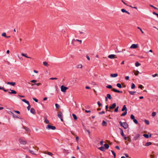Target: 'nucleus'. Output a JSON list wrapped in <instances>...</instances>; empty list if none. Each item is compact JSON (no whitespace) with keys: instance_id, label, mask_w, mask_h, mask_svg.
I'll return each instance as SVG.
<instances>
[{"instance_id":"31","label":"nucleus","mask_w":158,"mask_h":158,"mask_svg":"<svg viewBox=\"0 0 158 158\" xmlns=\"http://www.w3.org/2000/svg\"><path fill=\"white\" fill-rule=\"evenodd\" d=\"M152 144V143L150 142H147L145 144V146H148L149 145H150Z\"/></svg>"},{"instance_id":"50","label":"nucleus","mask_w":158,"mask_h":158,"mask_svg":"<svg viewBox=\"0 0 158 158\" xmlns=\"http://www.w3.org/2000/svg\"><path fill=\"white\" fill-rule=\"evenodd\" d=\"M137 28L139 29L142 33H144V32L142 31V29L139 27H137Z\"/></svg>"},{"instance_id":"8","label":"nucleus","mask_w":158,"mask_h":158,"mask_svg":"<svg viewBox=\"0 0 158 158\" xmlns=\"http://www.w3.org/2000/svg\"><path fill=\"white\" fill-rule=\"evenodd\" d=\"M7 84H8V85H11L13 86H14L15 84H16V83L15 82H7Z\"/></svg>"},{"instance_id":"17","label":"nucleus","mask_w":158,"mask_h":158,"mask_svg":"<svg viewBox=\"0 0 158 158\" xmlns=\"http://www.w3.org/2000/svg\"><path fill=\"white\" fill-rule=\"evenodd\" d=\"M30 112L32 114H35V109L32 108L30 110Z\"/></svg>"},{"instance_id":"27","label":"nucleus","mask_w":158,"mask_h":158,"mask_svg":"<svg viewBox=\"0 0 158 158\" xmlns=\"http://www.w3.org/2000/svg\"><path fill=\"white\" fill-rule=\"evenodd\" d=\"M10 112L11 113V114L13 115V117L19 118L17 116H16L12 112Z\"/></svg>"},{"instance_id":"28","label":"nucleus","mask_w":158,"mask_h":158,"mask_svg":"<svg viewBox=\"0 0 158 158\" xmlns=\"http://www.w3.org/2000/svg\"><path fill=\"white\" fill-rule=\"evenodd\" d=\"M127 114V111H125L124 113H123V114H121V116H123L126 115Z\"/></svg>"},{"instance_id":"3","label":"nucleus","mask_w":158,"mask_h":158,"mask_svg":"<svg viewBox=\"0 0 158 158\" xmlns=\"http://www.w3.org/2000/svg\"><path fill=\"white\" fill-rule=\"evenodd\" d=\"M138 44H133L130 46V48L131 49H136L138 48Z\"/></svg>"},{"instance_id":"2","label":"nucleus","mask_w":158,"mask_h":158,"mask_svg":"<svg viewBox=\"0 0 158 158\" xmlns=\"http://www.w3.org/2000/svg\"><path fill=\"white\" fill-rule=\"evenodd\" d=\"M60 89L62 92H65L66 90L68 89V88L62 85L60 87Z\"/></svg>"},{"instance_id":"12","label":"nucleus","mask_w":158,"mask_h":158,"mask_svg":"<svg viewBox=\"0 0 158 158\" xmlns=\"http://www.w3.org/2000/svg\"><path fill=\"white\" fill-rule=\"evenodd\" d=\"M127 107H126V105H124L123 106V108L122 109V111H127Z\"/></svg>"},{"instance_id":"7","label":"nucleus","mask_w":158,"mask_h":158,"mask_svg":"<svg viewBox=\"0 0 158 158\" xmlns=\"http://www.w3.org/2000/svg\"><path fill=\"white\" fill-rule=\"evenodd\" d=\"M128 127V126L127 123L126 122H123V127L125 129H126Z\"/></svg>"},{"instance_id":"29","label":"nucleus","mask_w":158,"mask_h":158,"mask_svg":"<svg viewBox=\"0 0 158 158\" xmlns=\"http://www.w3.org/2000/svg\"><path fill=\"white\" fill-rule=\"evenodd\" d=\"M141 64H139L138 61H137L135 63V65L136 67H138V66L140 65Z\"/></svg>"},{"instance_id":"34","label":"nucleus","mask_w":158,"mask_h":158,"mask_svg":"<svg viewBox=\"0 0 158 158\" xmlns=\"http://www.w3.org/2000/svg\"><path fill=\"white\" fill-rule=\"evenodd\" d=\"M2 36L5 37H7L6 35V33L5 32H3L2 34Z\"/></svg>"},{"instance_id":"23","label":"nucleus","mask_w":158,"mask_h":158,"mask_svg":"<svg viewBox=\"0 0 158 158\" xmlns=\"http://www.w3.org/2000/svg\"><path fill=\"white\" fill-rule=\"evenodd\" d=\"M43 64L44 65L48 66L49 65V64H48L47 62L45 61L43 62Z\"/></svg>"},{"instance_id":"13","label":"nucleus","mask_w":158,"mask_h":158,"mask_svg":"<svg viewBox=\"0 0 158 158\" xmlns=\"http://www.w3.org/2000/svg\"><path fill=\"white\" fill-rule=\"evenodd\" d=\"M118 75L117 73L111 74L110 75V77H116Z\"/></svg>"},{"instance_id":"33","label":"nucleus","mask_w":158,"mask_h":158,"mask_svg":"<svg viewBox=\"0 0 158 158\" xmlns=\"http://www.w3.org/2000/svg\"><path fill=\"white\" fill-rule=\"evenodd\" d=\"M111 152H112V153L113 154V155L114 156V158H116V154L115 153V152L113 151H112V150L111 151Z\"/></svg>"},{"instance_id":"61","label":"nucleus","mask_w":158,"mask_h":158,"mask_svg":"<svg viewBox=\"0 0 158 158\" xmlns=\"http://www.w3.org/2000/svg\"><path fill=\"white\" fill-rule=\"evenodd\" d=\"M14 112H15L17 114H20V112L18 111L14 110Z\"/></svg>"},{"instance_id":"1","label":"nucleus","mask_w":158,"mask_h":158,"mask_svg":"<svg viewBox=\"0 0 158 158\" xmlns=\"http://www.w3.org/2000/svg\"><path fill=\"white\" fill-rule=\"evenodd\" d=\"M57 116L60 119V120L61 121L63 122V119L62 118L63 117V114L61 111H59L58 112Z\"/></svg>"},{"instance_id":"45","label":"nucleus","mask_w":158,"mask_h":158,"mask_svg":"<svg viewBox=\"0 0 158 158\" xmlns=\"http://www.w3.org/2000/svg\"><path fill=\"white\" fill-rule=\"evenodd\" d=\"M133 122L137 124L138 123V121L137 120L135 119V118L134 119H133Z\"/></svg>"},{"instance_id":"4","label":"nucleus","mask_w":158,"mask_h":158,"mask_svg":"<svg viewBox=\"0 0 158 158\" xmlns=\"http://www.w3.org/2000/svg\"><path fill=\"white\" fill-rule=\"evenodd\" d=\"M47 129H52V130H55L56 129L55 127L54 126H51L50 125H47V127H46Z\"/></svg>"},{"instance_id":"42","label":"nucleus","mask_w":158,"mask_h":158,"mask_svg":"<svg viewBox=\"0 0 158 158\" xmlns=\"http://www.w3.org/2000/svg\"><path fill=\"white\" fill-rule=\"evenodd\" d=\"M156 114V113L155 112H153L152 113V117L155 116Z\"/></svg>"},{"instance_id":"44","label":"nucleus","mask_w":158,"mask_h":158,"mask_svg":"<svg viewBox=\"0 0 158 158\" xmlns=\"http://www.w3.org/2000/svg\"><path fill=\"white\" fill-rule=\"evenodd\" d=\"M75 41H77L80 42V44H81L82 42V41L81 40H79L77 39L76 40H73Z\"/></svg>"},{"instance_id":"16","label":"nucleus","mask_w":158,"mask_h":158,"mask_svg":"<svg viewBox=\"0 0 158 158\" xmlns=\"http://www.w3.org/2000/svg\"><path fill=\"white\" fill-rule=\"evenodd\" d=\"M44 153L47 154L49 156H52L53 155V154L52 153L49 152H46L45 151L44 152Z\"/></svg>"},{"instance_id":"39","label":"nucleus","mask_w":158,"mask_h":158,"mask_svg":"<svg viewBox=\"0 0 158 158\" xmlns=\"http://www.w3.org/2000/svg\"><path fill=\"white\" fill-rule=\"evenodd\" d=\"M120 129L121 130V134L122 136H123L124 134L123 130H122V129Z\"/></svg>"},{"instance_id":"58","label":"nucleus","mask_w":158,"mask_h":158,"mask_svg":"<svg viewBox=\"0 0 158 158\" xmlns=\"http://www.w3.org/2000/svg\"><path fill=\"white\" fill-rule=\"evenodd\" d=\"M105 113V112L104 111H102L101 112H99V114H104Z\"/></svg>"},{"instance_id":"19","label":"nucleus","mask_w":158,"mask_h":158,"mask_svg":"<svg viewBox=\"0 0 158 158\" xmlns=\"http://www.w3.org/2000/svg\"><path fill=\"white\" fill-rule=\"evenodd\" d=\"M106 97L107 98H108L110 100H111V97L110 94H107L106 95Z\"/></svg>"},{"instance_id":"52","label":"nucleus","mask_w":158,"mask_h":158,"mask_svg":"<svg viewBox=\"0 0 158 158\" xmlns=\"http://www.w3.org/2000/svg\"><path fill=\"white\" fill-rule=\"evenodd\" d=\"M55 106L57 108H59L60 107L59 105L57 104H55Z\"/></svg>"},{"instance_id":"30","label":"nucleus","mask_w":158,"mask_h":158,"mask_svg":"<svg viewBox=\"0 0 158 158\" xmlns=\"http://www.w3.org/2000/svg\"><path fill=\"white\" fill-rule=\"evenodd\" d=\"M105 108L106 111H111L109 109H108L109 107L108 105L106 106Z\"/></svg>"},{"instance_id":"25","label":"nucleus","mask_w":158,"mask_h":158,"mask_svg":"<svg viewBox=\"0 0 158 158\" xmlns=\"http://www.w3.org/2000/svg\"><path fill=\"white\" fill-rule=\"evenodd\" d=\"M77 68L81 69L82 68V65L81 64L78 65L77 66Z\"/></svg>"},{"instance_id":"49","label":"nucleus","mask_w":158,"mask_h":158,"mask_svg":"<svg viewBox=\"0 0 158 158\" xmlns=\"http://www.w3.org/2000/svg\"><path fill=\"white\" fill-rule=\"evenodd\" d=\"M44 122H45V123H47V124H48V123H49V121H48V119H45V121H44Z\"/></svg>"},{"instance_id":"53","label":"nucleus","mask_w":158,"mask_h":158,"mask_svg":"<svg viewBox=\"0 0 158 158\" xmlns=\"http://www.w3.org/2000/svg\"><path fill=\"white\" fill-rule=\"evenodd\" d=\"M28 106L27 107V109L29 110L30 108H31V106L30 105V104L29 103V104H28Z\"/></svg>"},{"instance_id":"24","label":"nucleus","mask_w":158,"mask_h":158,"mask_svg":"<svg viewBox=\"0 0 158 158\" xmlns=\"http://www.w3.org/2000/svg\"><path fill=\"white\" fill-rule=\"evenodd\" d=\"M98 149H100V150H101V151H104V150H105L104 148L103 147H102V146L98 148Z\"/></svg>"},{"instance_id":"5","label":"nucleus","mask_w":158,"mask_h":158,"mask_svg":"<svg viewBox=\"0 0 158 158\" xmlns=\"http://www.w3.org/2000/svg\"><path fill=\"white\" fill-rule=\"evenodd\" d=\"M19 141L20 143L23 145H25L27 143V141L25 140H23L21 139H19Z\"/></svg>"},{"instance_id":"6","label":"nucleus","mask_w":158,"mask_h":158,"mask_svg":"<svg viewBox=\"0 0 158 158\" xmlns=\"http://www.w3.org/2000/svg\"><path fill=\"white\" fill-rule=\"evenodd\" d=\"M116 104L115 103H114L112 104L111 105V106L109 107V109L110 110L111 109H113L116 107Z\"/></svg>"},{"instance_id":"11","label":"nucleus","mask_w":158,"mask_h":158,"mask_svg":"<svg viewBox=\"0 0 158 158\" xmlns=\"http://www.w3.org/2000/svg\"><path fill=\"white\" fill-rule=\"evenodd\" d=\"M133 72L134 73V74L135 76L138 75L139 73V71L138 70H134L133 71Z\"/></svg>"},{"instance_id":"26","label":"nucleus","mask_w":158,"mask_h":158,"mask_svg":"<svg viewBox=\"0 0 158 158\" xmlns=\"http://www.w3.org/2000/svg\"><path fill=\"white\" fill-rule=\"evenodd\" d=\"M104 146L106 149H108L109 148V146L106 143L104 144Z\"/></svg>"},{"instance_id":"55","label":"nucleus","mask_w":158,"mask_h":158,"mask_svg":"<svg viewBox=\"0 0 158 158\" xmlns=\"http://www.w3.org/2000/svg\"><path fill=\"white\" fill-rule=\"evenodd\" d=\"M139 88H140L141 89H142L143 88V87L142 85H139Z\"/></svg>"},{"instance_id":"47","label":"nucleus","mask_w":158,"mask_h":158,"mask_svg":"<svg viewBox=\"0 0 158 158\" xmlns=\"http://www.w3.org/2000/svg\"><path fill=\"white\" fill-rule=\"evenodd\" d=\"M130 117L131 119L133 120L135 119V117L134 115L133 114L131 115Z\"/></svg>"},{"instance_id":"14","label":"nucleus","mask_w":158,"mask_h":158,"mask_svg":"<svg viewBox=\"0 0 158 158\" xmlns=\"http://www.w3.org/2000/svg\"><path fill=\"white\" fill-rule=\"evenodd\" d=\"M10 90L11 91V92H9V94H15L17 93L14 90H11V89H10Z\"/></svg>"},{"instance_id":"9","label":"nucleus","mask_w":158,"mask_h":158,"mask_svg":"<svg viewBox=\"0 0 158 158\" xmlns=\"http://www.w3.org/2000/svg\"><path fill=\"white\" fill-rule=\"evenodd\" d=\"M115 55L111 54V55H109L108 56V57L110 59H114L115 58Z\"/></svg>"},{"instance_id":"32","label":"nucleus","mask_w":158,"mask_h":158,"mask_svg":"<svg viewBox=\"0 0 158 158\" xmlns=\"http://www.w3.org/2000/svg\"><path fill=\"white\" fill-rule=\"evenodd\" d=\"M116 85L119 88H121L122 87L120 83H117Z\"/></svg>"},{"instance_id":"22","label":"nucleus","mask_w":158,"mask_h":158,"mask_svg":"<svg viewBox=\"0 0 158 158\" xmlns=\"http://www.w3.org/2000/svg\"><path fill=\"white\" fill-rule=\"evenodd\" d=\"M21 55L23 56H24L26 58H31V57H28L26 56V54H24L23 53H22L21 54Z\"/></svg>"},{"instance_id":"51","label":"nucleus","mask_w":158,"mask_h":158,"mask_svg":"<svg viewBox=\"0 0 158 158\" xmlns=\"http://www.w3.org/2000/svg\"><path fill=\"white\" fill-rule=\"evenodd\" d=\"M112 91H113L115 92H117L118 90L115 89H112Z\"/></svg>"},{"instance_id":"35","label":"nucleus","mask_w":158,"mask_h":158,"mask_svg":"<svg viewBox=\"0 0 158 158\" xmlns=\"http://www.w3.org/2000/svg\"><path fill=\"white\" fill-rule=\"evenodd\" d=\"M29 152L30 153L34 155H36V154L34 153V151L31 150H29Z\"/></svg>"},{"instance_id":"46","label":"nucleus","mask_w":158,"mask_h":158,"mask_svg":"<svg viewBox=\"0 0 158 158\" xmlns=\"http://www.w3.org/2000/svg\"><path fill=\"white\" fill-rule=\"evenodd\" d=\"M34 85H37L38 86H39V85H41V84L40 83H35L34 84H32L31 85L33 86Z\"/></svg>"},{"instance_id":"36","label":"nucleus","mask_w":158,"mask_h":158,"mask_svg":"<svg viewBox=\"0 0 158 158\" xmlns=\"http://www.w3.org/2000/svg\"><path fill=\"white\" fill-rule=\"evenodd\" d=\"M129 93L131 94V95H134V94L135 93V91H129Z\"/></svg>"},{"instance_id":"20","label":"nucleus","mask_w":158,"mask_h":158,"mask_svg":"<svg viewBox=\"0 0 158 158\" xmlns=\"http://www.w3.org/2000/svg\"><path fill=\"white\" fill-rule=\"evenodd\" d=\"M22 101L26 103L27 104H29V102L28 101L26 100V99H23L22 100Z\"/></svg>"},{"instance_id":"15","label":"nucleus","mask_w":158,"mask_h":158,"mask_svg":"<svg viewBox=\"0 0 158 158\" xmlns=\"http://www.w3.org/2000/svg\"><path fill=\"white\" fill-rule=\"evenodd\" d=\"M121 11L123 12V13H124V12H125L126 13H127V14H128V15H129L130 14V13L128 12L125 9H121Z\"/></svg>"},{"instance_id":"62","label":"nucleus","mask_w":158,"mask_h":158,"mask_svg":"<svg viewBox=\"0 0 158 158\" xmlns=\"http://www.w3.org/2000/svg\"><path fill=\"white\" fill-rule=\"evenodd\" d=\"M115 148H116L118 150H120V149L119 147L118 146H116Z\"/></svg>"},{"instance_id":"18","label":"nucleus","mask_w":158,"mask_h":158,"mask_svg":"<svg viewBox=\"0 0 158 158\" xmlns=\"http://www.w3.org/2000/svg\"><path fill=\"white\" fill-rule=\"evenodd\" d=\"M102 125L103 126H106L107 125V123L106 122L104 121H102Z\"/></svg>"},{"instance_id":"57","label":"nucleus","mask_w":158,"mask_h":158,"mask_svg":"<svg viewBox=\"0 0 158 158\" xmlns=\"http://www.w3.org/2000/svg\"><path fill=\"white\" fill-rule=\"evenodd\" d=\"M37 80H31V82H32V83H35V82H36L37 81Z\"/></svg>"},{"instance_id":"64","label":"nucleus","mask_w":158,"mask_h":158,"mask_svg":"<svg viewBox=\"0 0 158 158\" xmlns=\"http://www.w3.org/2000/svg\"><path fill=\"white\" fill-rule=\"evenodd\" d=\"M129 76H126L125 77V79L126 80H128L129 79Z\"/></svg>"},{"instance_id":"41","label":"nucleus","mask_w":158,"mask_h":158,"mask_svg":"<svg viewBox=\"0 0 158 158\" xmlns=\"http://www.w3.org/2000/svg\"><path fill=\"white\" fill-rule=\"evenodd\" d=\"M119 108L118 106L117 107H116L114 110V111L115 112H117L118 111V109Z\"/></svg>"},{"instance_id":"48","label":"nucleus","mask_w":158,"mask_h":158,"mask_svg":"<svg viewBox=\"0 0 158 158\" xmlns=\"http://www.w3.org/2000/svg\"><path fill=\"white\" fill-rule=\"evenodd\" d=\"M119 123L121 126L123 127V123H122L121 121H120L119 122Z\"/></svg>"},{"instance_id":"38","label":"nucleus","mask_w":158,"mask_h":158,"mask_svg":"<svg viewBox=\"0 0 158 158\" xmlns=\"http://www.w3.org/2000/svg\"><path fill=\"white\" fill-rule=\"evenodd\" d=\"M106 87L107 88H109V89H112V86L111 85H108L107 86H106Z\"/></svg>"},{"instance_id":"54","label":"nucleus","mask_w":158,"mask_h":158,"mask_svg":"<svg viewBox=\"0 0 158 158\" xmlns=\"http://www.w3.org/2000/svg\"><path fill=\"white\" fill-rule=\"evenodd\" d=\"M99 106H102L101 104L100 103L99 101H98L97 102Z\"/></svg>"},{"instance_id":"56","label":"nucleus","mask_w":158,"mask_h":158,"mask_svg":"<svg viewBox=\"0 0 158 158\" xmlns=\"http://www.w3.org/2000/svg\"><path fill=\"white\" fill-rule=\"evenodd\" d=\"M24 128L27 131H29L30 130L27 127H24Z\"/></svg>"},{"instance_id":"10","label":"nucleus","mask_w":158,"mask_h":158,"mask_svg":"<svg viewBox=\"0 0 158 158\" xmlns=\"http://www.w3.org/2000/svg\"><path fill=\"white\" fill-rule=\"evenodd\" d=\"M139 137V135L137 134L134 137L133 139L135 140H137Z\"/></svg>"},{"instance_id":"21","label":"nucleus","mask_w":158,"mask_h":158,"mask_svg":"<svg viewBox=\"0 0 158 158\" xmlns=\"http://www.w3.org/2000/svg\"><path fill=\"white\" fill-rule=\"evenodd\" d=\"M72 116H73V118H74V119L75 120H77V117L75 114H73Z\"/></svg>"},{"instance_id":"59","label":"nucleus","mask_w":158,"mask_h":158,"mask_svg":"<svg viewBox=\"0 0 158 158\" xmlns=\"http://www.w3.org/2000/svg\"><path fill=\"white\" fill-rule=\"evenodd\" d=\"M33 99L34 101H35L36 102H38V100L37 99L35 98H33Z\"/></svg>"},{"instance_id":"43","label":"nucleus","mask_w":158,"mask_h":158,"mask_svg":"<svg viewBox=\"0 0 158 158\" xmlns=\"http://www.w3.org/2000/svg\"><path fill=\"white\" fill-rule=\"evenodd\" d=\"M144 122L147 125H149V122L148 120H144Z\"/></svg>"},{"instance_id":"40","label":"nucleus","mask_w":158,"mask_h":158,"mask_svg":"<svg viewBox=\"0 0 158 158\" xmlns=\"http://www.w3.org/2000/svg\"><path fill=\"white\" fill-rule=\"evenodd\" d=\"M143 136L146 138H148L149 137V135L148 134H144Z\"/></svg>"},{"instance_id":"63","label":"nucleus","mask_w":158,"mask_h":158,"mask_svg":"<svg viewBox=\"0 0 158 158\" xmlns=\"http://www.w3.org/2000/svg\"><path fill=\"white\" fill-rule=\"evenodd\" d=\"M76 139L77 142H78L79 137L78 136L76 137Z\"/></svg>"},{"instance_id":"60","label":"nucleus","mask_w":158,"mask_h":158,"mask_svg":"<svg viewBox=\"0 0 158 158\" xmlns=\"http://www.w3.org/2000/svg\"><path fill=\"white\" fill-rule=\"evenodd\" d=\"M57 79V78L56 77H55V78H50V80H56Z\"/></svg>"},{"instance_id":"37","label":"nucleus","mask_w":158,"mask_h":158,"mask_svg":"<svg viewBox=\"0 0 158 158\" xmlns=\"http://www.w3.org/2000/svg\"><path fill=\"white\" fill-rule=\"evenodd\" d=\"M135 87V85L134 83H132L131 84V88L132 89H134Z\"/></svg>"}]
</instances>
